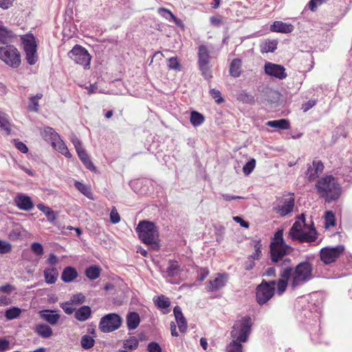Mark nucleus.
Here are the masks:
<instances>
[{
  "instance_id": "f257e3e1",
  "label": "nucleus",
  "mask_w": 352,
  "mask_h": 352,
  "mask_svg": "<svg viewBox=\"0 0 352 352\" xmlns=\"http://www.w3.org/2000/svg\"><path fill=\"white\" fill-rule=\"evenodd\" d=\"M252 322L249 316L237 320L230 332L232 341L228 345L227 352H243V342H246L252 330Z\"/></svg>"
},
{
  "instance_id": "f03ea898",
  "label": "nucleus",
  "mask_w": 352,
  "mask_h": 352,
  "mask_svg": "<svg viewBox=\"0 0 352 352\" xmlns=\"http://www.w3.org/2000/svg\"><path fill=\"white\" fill-rule=\"evenodd\" d=\"M291 259L285 258L281 263L283 267L291 270L290 286L293 289L314 278L313 265L307 261L300 262L295 267L290 265Z\"/></svg>"
},
{
  "instance_id": "7ed1b4c3",
  "label": "nucleus",
  "mask_w": 352,
  "mask_h": 352,
  "mask_svg": "<svg viewBox=\"0 0 352 352\" xmlns=\"http://www.w3.org/2000/svg\"><path fill=\"white\" fill-rule=\"evenodd\" d=\"M317 193L325 201L330 203L339 199L341 187L337 179L332 175H327L319 179L316 184Z\"/></svg>"
},
{
  "instance_id": "20e7f679",
  "label": "nucleus",
  "mask_w": 352,
  "mask_h": 352,
  "mask_svg": "<svg viewBox=\"0 0 352 352\" xmlns=\"http://www.w3.org/2000/svg\"><path fill=\"white\" fill-rule=\"evenodd\" d=\"M136 232L143 243L153 245L155 247L158 246V232L153 222L148 221H140L136 228Z\"/></svg>"
},
{
  "instance_id": "39448f33",
  "label": "nucleus",
  "mask_w": 352,
  "mask_h": 352,
  "mask_svg": "<svg viewBox=\"0 0 352 352\" xmlns=\"http://www.w3.org/2000/svg\"><path fill=\"white\" fill-rule=\"evenodd\" d=\"M290 247L283 239V230H278L274 234L273 241L270 243V256L272 261L278 263L289 252Z\"/></svg>"
},
{
  "instance_id": "423d86ee",
  "label": "nucleus",
  "mask_w": 352,
  "mask_h": 352,
  "mask_svg": "<svg viewBox=\"0 0 352 352\" xmlns=\"http://www.w3.org/2000/svg\"><path fill=\"white\" fill-rule=\"evenodd\" d=\"M0 60L12 68H17L21 64V54L14 45H6L0 47Z\"/></svg>"
},
{
  "instance_id": "0eeeda50",
  "label": "nucleus",
  "mask_w": 352,
  "mask_h": 352,
  "mask_svg": "<svg viewBox=\"0 0 352 352\" xmlns=\"http://www.w3.org/2000/svg\"><path fill=\"white\" fill-rule=\"evenodd\" d=\"M276 281L267 282L263 280L256 287V300L259 305L267 303L274 295Z\"/></svg>"
},
{
  "instance_id": "6e6552de",
  "label": "nucleus",
  "mask_w": 352,
  "mask_h": 352,
  "mask_svg": "<svg viewBox=\"0 0 352 352\" xmlns=\"http://www.w3.org/2000/svg\"><path fill=\"white\" fill-rule=\"evenodd\" d=\"M122 322V318L117 314H108L100 318L98 327L103 333H110L118 329Z\"/></svg>"
},
{
  "instance_id": "1a4fd4ad",
  "label": "nucleus",
  "mask_w": 352,
  "mask_h": 352,
  "mask_svg": "<svg viewBox=\"0 0 352 352\" xmlns=\"http://www.w3.org/2000/svg\"><path fill=\"white\" fill-rule=\"evenodd\" d=\"M67 54L69 58L76 63L83 65L85 67L90 64L91 56L85 47L79 45H76Z\"/></svg>"
},
{
  "instance_id": "9d476101",
  "label": "nucleus",
  "mask_w": 352,
  "mask_h": 352,
  "mask_svg": "<svg viewBox=\"0 0 352 352\" xmlns=\"http://www.w3.org/2000/svg\"><path fill=\"white\" fill-rule=\"evenodd\" d=\"M198 63L202 75L207 79L212 77L210 70V51L207 46L201 45L199 46L198 50Z\"/></svg>"
},
{
  "instance_id": "9b49d317",
  "label": "nucleus",
  "mask_w": 352,
  "mask_h": 352,
  "mask_svg": "<svg viewBox=\"0 0 352 352\" xmlns=\"http://www.w3.org/2000/svg\"><path fill=\"white\" fill-rule=\"evenodd\" d=\"M344 250V247L342 245L333 248H323L320 252V259L324 264L329 265L334 263Z\"/></svg>"
},
{
  "instance_id": "f8f14e48",
  "label": "nucleus",
  "mask_w": 352,
  "mask_h": 352,
  "mask_svg": "<svg viewBox=\"0 0 352 352\" xmlns=\"http://www.w3.org/2000/svg\"><path fill=\"white\" fill-rule=\"evenodd\" d=\"M228 281V274L226 273H219L212 280H210L206 285V289L208 292H216L222 289Z\"/></svg>"
},
{
  "instance_id": "ddd939ff",
  "label": "nucleus",
  "mask_w": 352,
  "mask_h": 352,
  "mask_svg": "<svg viewBox=\"0 0 352 352\" xmlns=\"http://www.w3.org/2000/svg\"><path fill=\"white\" fill-rule=\"evenodd\" d=\"M294 206V195L284 198L276 206H274V210L281 216H285L290 213Z\"/></svg>"
},
{
  "instance_id": "4468645a",
  "label": "nucleus",
  "mask_w": 352,
  "mask_h": 352,
  "mask_svg": "<svg viewBox=\"0 0 352 352\" xmlns=\"http://www.w3.org/2000/svg\"><path fill=\"white\" fill-rule=\"evenodd\" d=\"M265 72L270 76L278 78L280 80L285 79L287 74L283 66L272 63H266L265 64Z\"/></svg>"
},
{
  "instance_id": "2eb2a0df",
  "label": "nucleus",
  "mask_w": 352,
  "mask_h": 352,
  "mask_svg": "<svg viewBox=\"0 0 352 352\" xmlns=\"http://www.w3.org/2000/svg\"><path fill=\"white\" fill-rule=\"evenodd\" d=\"M280 278L277 283L278 294H282L288 285L289 280H291V270L288 267H283L281 265L280 271Z\"/></svg>"
},
{
  "instance_id": "dca6fc26",
  "label": "nucleus",
  "mask_w": 352,
  "mask_h": 352,
  "mask_svg": "<svg viewBox=\"0 0 352 352\" xmlns=\"http://www.w3.org/2000/svg\"><path fill=\"white\" fill-rule=\"evenodd\" d=\"M323 169L324 165L321 161L314 160L312 162V166L309 165L306 172V175L309 181L315 179L318 177V173H321Z\"/></svg>"
},
{
  "instance_id": "f3484780",
  "label": "nucleus",
  "mask_w": 352,
  "mask_h": 352,
  "mask_svg": "<svg viewBox=\"0 0 352 352\" xmlns=\"http://www.w3.org/2000/svg\"><path fill=\"white\" fill-rule=\"evenodd\" d=\"M15 202L19 208L25 211L30 210L34 206L31 198L24 195H19L15 199Z\"/></svg>"
},
{
  "instance_id": "a211bd4d",
  "label": "nucleus",
  "mask_w": 352,
  "mask_h": 352,
  "mask_svg": "<svg viewBox=\"0 0 352 352\" xmlns=\"http://www.w3.org/2000/svg\"><path fill=\"white\" fill-rule=\"evenodd\" d=\"M173 312L180 332H186L187 329V322L183 316L182 309L179 306H176L173 309Z\"/></svg>"
},
{
  "instance_id": "6ab92c4d",
  "label": "nucleus",
  "mask_w": 352,
  "mask_h": 352,
  "mask_svg": "<svg viewBox=\"0 0 352 352\" xmlns=\"http://www.w3.org/2000/svg\"><path fill=\"white\" fill-rule=\"evenodd\" d=\"M55 312L54 310L45 309L40 311V316L51 325H55L60 319V315Z\"/></svg>"
},
{
  "instance_id": "aec40b11",
  "label": "nucleus",
  "mask_w": 352,
  "mask_h": 352,
  "mask_svg": "<svg viewBox=\"0 0 352 352\" xmlns=\"http://www.w3.org/2000/svg\"><path fill=\"white\" fill-rule=\"evenodd\" d=\"M78 277L77 270L71 266L66 267L61 274V280L64 283H71Z\"/></svg>"
},
{
  "instance_id": "412c9836",
  "label": "nucleus",
  "mask_w": 352,
  "mask_h": 352,
  "mask_svg": "<svg viewBox=\"0 0 352 352\" xmlns=\"http://www.w3.org/2000/svg\"><path fill=\"white\" fill-rule=\"evenodd\" d=\"M91 315V309L90 307L84 305L76 311L75 318L80 322H84L87 320Z\"/></svg>"
},
{
  "instance_id": "4be33fe9",
  "label": "nucleus",
  "mask_w": 352,
  "mask_h": 352,
  "mask_svg": "<svg viewBox=\"0 0 352 352\" xmlns=\"http://www.w3.org/2000/svg\"><path fill=\"white\" fill-rule=\"evenodd\" d=\"M140 322V318L137 312H129L126 316V324L129 330L135 329Z\"/></svg>"
},
{
  "instance_id": "5701e85b",
  "label": "nucleus",
  "mask_w": 352,
  "mask_h": 352,
  "mask_svg": "<svg viewBox=\"0 0 352 352\" xmlns=\"http://www.w3.org/2000/svg\"><path fill=\"white\" fill-rule=\"evenodd\" d=\"M317 239L315 228H312L309 232H305L302 231L299 235L294 239V240H298L300 242L311 243L314 242Z\"/></svg>"
},
{
  "instance_id": "b1692460",
  "label": "nucleus",
  "mask_w": 352,
  "mask_h": 352,
  "mask_svg": "<svg viewBox=\"0 0 352 352\" xmlns=\"http://www.w3.org/2000/svg\"><path fill=\"white\" fill-rule=\"evenodd\" d=\"M294 29V25L292 23H273L270 27L272 32L285 34L292 32Z\"/></svg>"
},
{
  "instance_id": "393cba45",
  "label": "nucleus",
  "mask_w": 352,
  "mask_h": 352,
  "mask_svg": "<svg viewBox=\"0 0 352 352\" xmlns=\"http://www.w3.org/2000/svg\"><path fill=\"white\" fill-rule=\"evenodd\" d=\"M267 126L273 127L278 129H289L290 128V124L287 119H280L275 120L267 121L265 124Z\"/></svg>"
},
{
  "instance_id": "a878e982",
  "label": "nucleus",
  "mask_w": 352,
  "mask_h": 352,
  "mask_svg": "<svg viewBox=\"0 0 352 352\" xmlns=\"http://www.w3.org/2000/svg\"><path fill=\"white\" fill-rule=\"evenodd\" d=\"M58 276V272L56 267L46 268L44 270L45 280L47 284L56 283Z\"/></svg>"
},
{
  "instance_id": "bb28decb",
  "label": "nucleus",
  "mask_w": 352,
  "mask_h": 352,
  "mask_svg": "<svg viewBox=\"0 0 352 352\" xmlns=\"http://www.w3.org/2000/svg\"><path fill=\"white\" fill-rule=\"evenodd\" d=\"M51 143H52V146L56 151H58L59 153H60L61 154H63V155H65L67 157H72V155L69 153V151L66 144L60 139V137H59V139H58L56 141H53Z\"/></svg>"
},
{
  "instance_id": "cd10ccee",
  "label": "nucleus",
  "mask_w": 352,
  "mask_h": 352,
  "mask_svg": "<svg viewBox=\"0 0 352 352\" xmlns=\"http://www.w3.org/2000/svg\"><path fill=\"white\" fill-rule=\"evenodd\" d=\"M43 138L47 142H53L59 139V135L54 131V129L50 126L44 127L41 131Z\"/></svg>"
},
{
  "instance_id": "c85d7f7f",
  "label": "nucleus",
  "mask_w": 352,
  "mask_h": 352,
  "mask_svg": "<svg viewBox=\"0 0 352 352\" xmlns=\"http://www.w3.org/2000/svg\"><path fill=\"white\" fill-rule=\"evenodd\" d=\"M77 153L80 160L82 161V162L87 169L92 171L96 170V167L94 166V164L91 161L89 155H87L84 148L77 151Z\"/></svg>"
},
{
  "instance_id": "c756f323",
  "label": "nucleus",
  "mask_w": 352,
  "mask_h": 352,
  "mask_svg": "<svg viewBox=\"0 0 352 352\" xmlns=\"http://www.w3.org/2000/svg\"><path fill=\"white\" fill-rule=\"evenodd\" d=\"M35 332L43 338H48L52 335V328L45 324H39L35 327Z\"/></svg>"
},
{
  "instance_id": "7c9ffc66",
  "label": "nucleus",
  "mask_w": 352,
  "mask_h": 352,
  "mask_svg": "<svg viewBox=\"0 0 352 352\" xmlns=\"http://www.w3.org/2000/svg\"><path fill=\"white\" fill-rule=\"evenodd\" d=\"M23 47L25 54L36 52V43L34 40V37L32 35L28 36L27 38L23 39Z\"/></svg>"
},
{
  "instance_id": "2f4dec72",
  "label": "nucleus",
  "mask_w": 352,
  "mask_h": 352,
  "mask_svg": "<svg viewBox=\"0 0 352 352\" xmlns=\"http://www.w3.org/2000/svg\"><path fill=\"white\" fill-rule=\"evenodd\" d=\"M14 37V34L0 24V43L7 44Z\"/></svg>"
},
{
  "instance_id": "473e14b6",
  "label": "nucleus",
  "mask_w": 352,
  "mask_h": 352,
  "mask_svg": "<svg viewBox=\"0 0 352 352\" xmlns=\"http://www.w3.org/2000/svg\"><path fill=\"white\" fill-rule=\"evenodd\" d=\"M241 73V60L234 58L230 65V74L233 77H239Z\"/></svg>"
},
{
  "instance_id": "72a5a7b5",
  "label": "nucleus",
  "mask_w": 352,
  "mask_h": 352,
  "mask_svg": "<svg viewBox=\"0 0 352 352\" xmlns=\"http://www.w3.org/2000/svg\"><path fill=\"white\" fill-rule=\"evenodd\" d=\"M166 272L170 277L177 276L180 272V266L177 261H170Z\"/></svg>"
},
{
  "instance_id": "f704fd0d",
  "label": "nucleus",
  "mask_w": 352,
  "mask_h": 352,
  "mask_svg": "<svg viewBox=\"0 0 352 352\" xmlns=\"http://www.w3.org/2000/svg\"><path fill=\"white\" fill-rule=\"evenodd\" d=\"M37 208L45 214L47 218V220L50 223H53L55 221L56 216L54 211L52 210L50 207L40 204L37 206Z\"/></svg>"
},
{
  "instance_id": "c9c22d12",
  "label": "nucleus",
  "mask_w": 352,
  "mask_h": 352,
  "mask_svg": "<svg viewBox=\"0 0 352 352\" xmlns=\"http://www.w3.org/2000/svg\"><path fill=\"white\" fill-rule=\"evenodd\" d=\"M278 42L276 40L267 41L261 45L263 53L274 52L277 48Z\"/></svg>"
},
{
  "instance_id": "e433bc0d",
  "label": "nucleus",
  "mask_w": 352,
  "mask_h": 352,
  "mask_svg": "<svg viewBox=\"0 0 352 352\" xmlns=\"http://www.w3.org/2000/svg\"><path fill=\"white\" fill-rule=\"evenodd\" d=\"M100 268L96 265H91L87 268L85 270V274L90 280H95L100 276Z\"/></svg>"
},
{
  "instance_id": "4c0bfd02",
  "label": "nucleus",
  "mask_w": 352,
  "mask_h": 352,
  "mask_svg": "<svg viewBox=\"0 0 352 352\" xmlns=\"http://www.w3.org/2000/svg\"><path fill=\"white\" fill-rule=\"evenodd\" d=\"M190 120L192 126H197L203 124L204 122V116L201 113L193 111L190 113Z\"/></svg>"
},
{
  "instance_id": "58836bf2",
  "label": "nucleus",
  "mask_w": 352,
  "mask_h": 352,
  "mask_svg": "<svg viewBox=\"0 0 352 352\" xmlns=\"http://www.w3.org/2000/svg\"><path fill=\"white\" fill-rule=\"evenodd\" d=\"M303 225L301 224V222L299 221H296L292 225V228L289 230V234L292 239H294L297 237L299 234H300L302 230Z\"/></svg>"
},
{
  "instance_id": "ea45409f",
  "label": "nucleus",
  "mask_w": 352,
  "mask_h": 352,
  "mask_svg": "<svg viewBox=\"0 0 352 352\" xmlns=\"http://www.w3.org/2000/svg\"><path fill=\"white\" fill-rule=\"evenodd\" d=\"M74 186L85 196H86L89 199L91 198L92 193L91 191V188L88 186L80 182L76 181L74 183Z\"/></svg>"
},
{
  "instance_id": "a19ab883",
  "label": "nucleus",
  "mask_w": 352,
  "mask_h": 352,
  "mask_svg": "<svg viewBox=\"0 0 352 352\" xmlns=\"http://www.w3.org/2000/svg\"><path fill=\"white\" fill-rule=\"evenodd\" d=\"M43 97L42 94H37L34 96H32L30 98V104L28 105V109L31 111H38V100Z\"/></svg>"
},
{
  "instance_id": "79ce46f5",
  "label": "nucleus",
  "mask_w": 352,
  "mask_h": 352,
  "mask_svg": "<svg viewBox=\"0 0 352 352\" xmlns=\"http://www.w3.org/2000/svg\"><path fill=\"white\" fill-rule=\"evenodd\" d=\"M138 340L136 338L133 337L124 341L123 347L124 349L128 351H132L136 349L138 347Z\"/></svg>"
},
{
  "instance_id": "37998d69",
  "label": "nucleus",
  "mask_w": 352,
  "mask_h": 352,
  "mask_svg": "<svg viewBox=\"0 0 352 352\" xmlns=\"http://www.w3.org/2000/svg\"><path fill=\"white\" fill-rule=\"evenodd\" d=\"M10 124L8 119V116L0 110V128L10 133Z\"/></svg>"
},
{
  "instance_id": "c03bdc74",
  "label": "nucleus",
  "mask_w": 352,
  "mask_h": 352,
  "mask_svg": "<svg viewBox=\"0 0 352 352\" xmlns=\"http://www.w3.org/2000/svg\"><path fill=\"white\" fill-rule=\"evenodd\" d=\"M21 313V311L19 308L13 307L6 311L5 317L9 320H13L18 318L20 316Z\"/></svg>"
},
{
  "instance_id": "a18cd8bd",
  "label": "nucleus",
  "mask_w": 352,
  "mask_h": 352,
  "mask_svg": "<svg viewBox=\"0 0 352 352\" xmlns=\"http://www.w3.org/2000/svg\"><path fill=\"white\" fill-rule=\"evenodd\" d=\"M23 229L21 227H16L12 229L9 233V239L15 241L23 237Z\"/></svg>"
},
{
  "instance_id": "49530a36",
  "label": "nucleus",
  "mask_w": 352,
  "mask_h": 352,
  "mask_svg": "<svg viewBox=\"0 0 352 352\" xmlns=\"http://www.w3.org/2000/svg\"><path fill=\"white\" fill-rule=\"evenodd\" d=\"M252 245L254 248V252L252 254V255L250 256V258L254 259H259L261 256V247L262 244L261 243L260 240H255L253 241Z\"/></svg>"
},
{
  "instance_id": "de8ad7c7",
  "label": "nucleus",
  "mask_w": 352,
  "mask_h": 352,
  "mask_svg": "<svg viewBox=\"0 0 352 352\" xmlns=\"http://www.w3.org/2000/svg\"><path fill=\"white\" fill-rule=\"evenodd\" d=\"M158 13L167 21H173L174 22H179L175 15L168 10L166 8H159Z\"/></svg>"
},
{
  "instance_id": "09e8293b",
  "label": "nucleus",
  "mask_w": 352,
  "mask_h": 352,
  "mask_svg": "<svg viewBox=\"0 0 352 352\" xmlns=\"http://www.w3.org/2000/svg\"><path fill=\"white\" fill-rule=\"evenodd\" d=\"M81 346L85 349H89L94 345V340L89 335H84L80 341Z\"/></svg>"
},
{
  "instance_id": "8fccbe9b",
  "label": "nucleus",
  "mask_w": 352,
  "mask_h": 352,
  "mask_svg": "<svg viewBox=\"0 0 352 352\" xmlns=\"http://www.w3.org/2000/svg\"><path fill=\"white\" fill-rule=\"evenodd\" d=\"M256 166V160L251 159L243 167V172L245 175H249Z\"/></svg>"
},
{
  "instance_id": "3c124183",
  "label": "nucleus",
  "mask_w": 352,
  "mask_h": 352,
  "mask_svg": "<svg viewBox=\"0 0 352 352\" xmlns=\"http://www.w3.org/2000/svg\"><path fill=\"white\" fill-rule=\"evenodd\" d=\"M325 227L329 228L335 225V215L332 211H327L324 215Z\"/></svg>"
},
{
  "instance_id": "603ef678",
  "label": "nucleus",
  "mask_w": 352,
  "mask_h": 352,
  "mask_svg": "<svg viewBox=\"0 0 352 352\" xmlns=\"http://www.w3.org/2000/svg\"><path fill=\"white\" fill-rule=\"evenodd\" d=\"M238 99L243 103L252 104L254 102V96L244 91L239 95Z\"/></svg>"
},
{
  "instance_id": "864d4df0",
  "label": "nucleus",
  "mask_w": 352,
  "mask_h": 352,
  "mask_svg": "<svg viewBox=\"0 0 352 352\" xmlns=\"http://www.w3.org/2000/svg\"><path fill=\"white\" fill-rule=\"evenodd\" d=\"M12 249V246L10 242L0 239V254H4L10 253Z\"/></svg>"
},
{
  "instance_id": "5fc2aeb1",
  "label": "nucleus",
  "mask_w": 352,
  "mask_h": 352,
  "mask_svg": "<svg viewBox=\"0 0 352 352\" xmlns=\"http://www.w3.org/2000/svg\"><path fill=\"white\" fill-rule=\"evenodd\" d=\"M168 67L173 70H180L181 65L177 57H171L168 59Z\"/></svg>"
},
{
  "instance_id": "6e6d98bb",
  "label": "nucleus",
  "mask_w": 352,
  "mask_h": 352,
  "mask_svg": "<svg viewBox=\"0 0 352 352\" xmlns=\"http://www.w3.org/2000/svg\"><path fill=\"white\" fill-rule=\"evenodd\" d=\"M170 300L168 298L164 296H161L158 297L157 300V305L162 309H166L170 306Z\"/></svg>"
},
{
  "instance_id": "4d7b16f0",
  "label": "nucleus",
  "mask_w": 352,
  "mask_h": 352,
  "mask_svg": "<svg viewBox=\"0 0 352 352\" xmlns=\"http://www.w3.org/2000/svg\"><path fill=\"white\" fill-rule=\"evenodd\" d=\"M31 250L37 256H41L43 254V247L41 243L34 242L31 245Z\"/></svg>"
},
{
  "instance_id": "13d9d810",
  "label": "nucleus",
  "mask_w": 352,
  "mask_h": 352,
  "mask_svg": "<svg viewBox=\"0 0 352 352\" xmlns=\"http://www.w3.org/2000/svg\"><path fill=\"white\" fill-rule=\"evenodd\" d=\"M71 301L60 303V307L63 309L65 314L70 315L74 313L75 308L72 306Z\"/></svg>"
},
{
  "instance_id": "bf43d9fd",
  "label": "nucleus",
  "mask_w": 352,
  "mask_h": 352,
  "mask_svg": "<svg viewBox=\"0 0 352 352\" xmlns=\"http://www.w3.org/2000/svg\"><path fill=\"white\" fill-rule=\"evenodd\" d=\"M85 296L81 293L73 295L70 300V301L72 304H77V305L83 303L85 302Z\"/></svg>"
},
{
  "instance_id": "052dcab7",
  "label": "nucleus",
  "mask_w": 352,
  "mask_h": 352,
  "mask_svg": "<svg viewBox=\"0 0 352 352\" xmlns=\"http://www.w3.org/2000/svg\"><path fill=\"white\" fill-rule=\"evenodd\" d=\"M210 94L211 96L215 100L217 103L220 104L223 101V99L221 97V94L219 90L212 89L210 91Z\"/></svg>"
},
{
  "instance_id": "680f3d73",
  "label": "nucleus",
  "mask_w": 352,
  "mask_h": 352,
  "mask_svg": "<svg viewBox=\"0 0 352 352\" xmlns=\"http://www.w3.org/2000/svg\"><path fill=\"white\" fill-rule=\"evenodd\" d=\"M327 1V0H310L308 7L311 11H314L318 6Z\"/></svg>"
},
{
  "instance_id": "e2e57ef3",
  "label": "nucleus",
  "mask_w": 352,
  "mask_h": 352,
  "mask_svg": "<svg viewBox=\"0 0 352 352\" xmlns=\"http://www.w3.org/2000/svg\"><path fill=\"white\" fill-rule=\"evenodd\" d=\"M147 351L148 352H162V348L157 342H151L147 346Z\"/></svg>"
},
{
  "instance_id": "0e129e2a",
  "label": "nucleus",
  "mask_w": 352,
  "mask_h": 352,
  "mask_svg": "<svg viewBox=\"0 0 352 352\" xmlns=\"http://www.w3.org/2000/svg\"><path fill=\"white\" fill-rule=\"evenodd\" d=\"M110 220L114 224L118 223L120 220V214L115 207H113L110 212Z\"/></svg>"
},
{
  "instance_id": "69168bd1",
  "label": "nucleus",
  "mask_w": 352,
  "mask_h": 352,
  "mask_svg": "<svg viewBox=\"0 0 352 352\" xmlns=\"http://www.w3.org/2000/svg\"><path fill=\"white\" fill-rule=\"evenodd\" d=\"M70 139L76 148V152L83 148L82 146L81 141L78 138L76 135H72Z\"/></svg>"
},
{
  "instance_id": "338daca9",
  "label": "nucleus",
  "mask_w": 352,
  "mask_h": 352,
  "mask_svg": "<svg viewBox=\"0 0 352 352\" xmlns=\"http://www.w3.org/2000/svg\"><path fill=\"white\" fill-rule=\"evenodd\" d=\"M25 58L27 62L32 65H34L37 61L36 52L27 53L25 54Z\"/></svg>"
},
{
  "instance_id": "774afa93",
  "label": "nucleus",
  "mask_w": 352,
  "mask_h": 352,
  "mask_svg": "<svg viewBox=\"0 0 352 352\" xmlns=\"http://www.w3.org/2000/svg\"><path fill=\"white\" fill-rule=\"evenodd\" d=\"M14 146H16V148L19 151H20L21 153H28V148L24 143H23L21 141L16 140H14Z\"/></svg>"
}]
</instances>
